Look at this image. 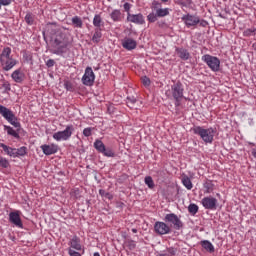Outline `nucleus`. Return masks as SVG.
I'll list each match as a JSON object with an SVG mask.
<instances>
[{
    "instance_id": "nucleus-14",
    "label": "nucleus",
    "mask_w": 256,
    "mask_h": 256,
    "mask_svg": "<svg viewBox=\"0 0 256 256\" xmlns=\"http://www.w3.org/2000/svg\"><path fill=\"white\" fill-rule=\"evenodd\" d=\"M41 150L43 151L44 155H55V153H57V151H59V146L55 145V144H51V145H47L44 144L42 146H40Z\"/></svg>"
},
{
    "instance_id": "nucleus-4",
    "label": "nucleus",
    "mask_w": 256,
    "mask_h": 256,
    "mask_svg": "<svg viewBox=\"0 0 256 256\" xmlns=\"http://www.w3.org/2000/svg\"><path fill=\"white\" fill-rule=\"evenodd\" d=\"M0 115L4 117V119H7L8 123L13 125L17 131H21V123L17 120L15 114H13V111L9 110L7 107L0 105Z\"/></svg>"
},
{
    "instance_id": "nucleus-46",
    "label": "nucleus",
    "mask_w": 256,
    "mask_h": 256,
    "mask_svg": "<svg viewBox=\"0 0 256 256\" xmlns=\"http://www.w3.org/2000/svg\"><path fill=\"white\" fill-rule=\"evenodd\" d=\"M83 136L84 137H91V128H85L83 130Z\"/></svg>"
},
{
    "instance_id": "nucleus-24",
    "label": "nucleus",
    "mask_w": 256,
    "mask_h": 256,
    "mask_svg": "<svg viewBox=\"0 0 256 256\" xmlns=\"http://www.w3.org/2000/svg\"><path fill=\"white\" fill-rule=\"evenodd\" d=\"M182 183H183L184 187H186V189H188L189 191H191V189H193V182H191V178H189V176L184 175L182 177Z\"/></svg>"
},
{
    "instance_id": "nucleus-12",
    "label": "nucleus",
    "mask_w": 256,
    "mask_h": 256,
    "mask_svg": "<svg viewBox=\"0 0 256 256\" xmlns=\"http://www.w3.org/2000/svg\"><path fill=\"white\" fill-rule=\"evenodd\" d=\"M182 21H184L187 27H195L200 22V19L198 16L186 14L182 17Z\"/></svg>"
},
{
    "instance_id": "nucleus-1",
    "label": "nucleus",
    "mask_w": 256,
    "mask_h": 256,
    "mask_svg": "<svg viewBox=\"0 0 256 256\" xmlns=\"http://www.w3.org/2000/svg\"><path fill=\"white\" fill-rule=\"evenodd\" d=\"M71 44L72 41L69 34L60 32L56 34L54 40H52L50 51L54 55H63L69 51Z\"/></svg>"
},
{
    "instance_id": "nucleus-59",
    "label": "nucleus",
    "mask_w": 256,
    "mask_h": 256,
    "mask_svg": "<svg viewBox=\"0 0 256 256\" xmlns=\"http://www.w3.org/2000/svg\"><path fill=\"white\" fill-rule=\"evenodd\" d=\"M250 145H255L254 143H250Z\"/></svg>"
},
{
    "instance_id": "nucleus-27",
    "label": "nucleus",
    "mask_w": 256,
    "mask_h": 256,
    "mask_svg": "<svg viewBox=\"0 0 256 256\" xmlns=\"http://www.w3.org/2000/svg\"><path fill=\"white\" fill-rule=\"evenodd\" d=\"M203 186L204 189H206V193H213L215 190V184H213V181L211 180L206 181Z\"/></svg>"
},
{
    "instance_id": "nucleus-42",
    "label": "nucleus",
    "mask_w": 256,
    "mask_h": 256,
    "mask_svg": "<svg viewBox=\"0 0 256 256\" xmlns=\"http://www.w3.org/2000/svg\"><path fill=\"white\" fill-rule=\"evenodd\" d=\"M64 87H65L66 91H73V84L69 81H66L64 83Z\"/></svg>"
},
{
    "instance_id": "nucleus-18",
    "label": "nucleus",
    "mask_w": 256,
    "mask_h": 256,
    "mask_svg": "<svg viewBox=\"0 0 256 256\" xmlns=\"http://www.w3.org/2000/svg\"><path fill=\"white\" fill-rule=\"evenodd\" d=\"M68 245L72 250L74 249L75 251H81V239L77 236H73Z\"/></svg>"
},
{
    "instance_id": "nucleus-40",
    "label": "nucleus",
    "mask_w": 256,
    "mask_h": 256,
    "mask_svg": "<svg viewBox=\"0 0 256 256\" xmlns=\"http://www.w3.org/2000/svg\"><path fill=\"white\" fill-rule=\"evenodd\" d=\"M157 12L156 13H150L148 16H147V19L150 23H155V21H157Z\"/></svg>"
},
{
    "instance_id": "nucleus-31",
    "label": "nucleus",
    "mask_w": 256,
    "mask_h": 256,
    "mask_svg": "<svg viewBox=\"0 0 256 256\" xmlns=\"http://www.w3.org/2000/svg\"><path fill=\"white\" fill-rule=\"evenodd\" d=\"M101 37H103L101 29H95L94 35L92 37L93 43H99V41H101Z\"/></svg>"
},
{
    "instance_id": "nucleus-45",
    "label": "nucleus",
    "mask_w": 256,
    "mask_h": 256,
    "mask_svg": "<svg viewBox=\"0 0 256 256\" xmlns=\"http://www.w3.org/2000/svg\"><path fill=\"white\" fill-rule=\"evenodd\" d=\"M68 254L70 256H81V253H79V252H77V251H75V250H73L71 248L68 249Z\"/></svg>"
},
{
    "instance_id": "nucleus-26",
    "label": "nucleus",
    "mask_w": 256,
    "mask_h": 256,
    "mask_svg": "<svg viewBox=\"0 0 256 256\" xmlns=\"http://www.w3.org/2000/svg\"><path fill=\"white\" fill-rule=\"evenodd\" d=\"M94 148L98 153H103L105 151V144L101 140H96L94 142Z\"/></svg>"
},
{
    "instance_id": "nucleus-50",
    "label": "nucleus",
    "mask_w": 256,
    "mask_h": 256,
    "mask_svg": "<svg viewBox=\"0 0 256 256\" xmlns=\"http://www.w3.org/2000/svg\"><path fill=\"white\" fill-rule=\"evenodd\" d=\"M99 194L102 196V197H105L107 195V192H105V190L103 189H100L99 190Z\"/></svg>"
},
{
    "instance_id": "nucleus-7",
    "label": "nucleus",
    "mask_w": 256,
    "mask_h": 256,
    "mask_svg": "<svg viewBox=\"0 0 256 256\" xmlns=\"http://www.w3.org/2000/svg\"><path fill=\"white\" fill-rule=\"evenodd\" d=\"M202 61L206 63V65L211 69V71H214L215 73L219 71L221 67V60L215 56H211L209 54H205L202 56Z\"/></svg>"
},
{
    "instance_id": "nucleus-22",
    "label": "nucleus",
    "mask_w": 256,
    "mask_h": 256,
    "mask_svg": "<svg viewBox=\"0 0 256 256\" xmlns=\"http://www.w3.org/2000/svg\"><path fill=\"white\" fill-rule=\"evenodd\" d=\"M0 147L3 149V151L6 153V155H8L9 157L15 158V148H11L3 143H0Z\"/></svg>"
},
{
    "instance_id": "nucleus-60",
    "label": "nucleus",
    "mask_w": 256,
    "mask_h": 256,
    "mask_svg": "<svg viewBox=\"0 0 256 256\" xmlns=\"http://www.w3.org/2000/svg\"><path fill=\"white\" fill-rule=\"evenodd\" d=\"M13 0H10V2L12 3Z\"/></svg>"
},
{
    "instance_id": "nucleus-20",
    "label": "nucleus",
    "mask_w": 256,
    "mask_h": 256,
    "mask_svg": "<svg viewBox=\"0 0 256 256\" xmlns=\"http://www.w3.org/2000/svg\"><path fill=\"white\" fill-rule=\"evenodd\" d=\"M93 25L96 27V29H101V27H104L105 22H103V18H101V15L96 14L93 18Z\"/></svg>"
},
{
    "instance_id": "nucleus-17",
    "label": "nucleus",
    "mask_w": 256,
    "mask_h": 256,
    "mask_svg": "<svg viewBox=\"0 0 256 256\" xmlns=\"http://www.w3.org/2000/svg\"><path fill=\"white\" fill-rule=\"evenodd\" d=\"M175 52L177 53L178 57L182 59V61H189L191 58V54L189 53L188 49L176 47Z\"/></svg>"
},
{
    "instance_id": "nucleus-34",
    "label": "nucleus",
    "mask_w": 256,
    "mask_h": 256,
    "mask_svg": "<svg viewBox=\"0 0 256 256\" xmlns=\"http://www.w3.org/2000/svg\"><path fill=\"white\" fill-rule=\"evenodd\" d=\"M102 155H104V157H115V151L110 147H105L104 151H102Z\"/></svg>"
},
{
    "instance_id": "nucleus-36",
    "label": "nucleus",
    "mask_w": 256,
    "mask_h": 256,
    "mask_svg": "<svg viewBox=\"0 0 256 256\" xmlns=\"http://www.w3.org/2000/svg\"><path fill=\"white\" fill-rule=\"evenodd\" d=\"M124 245L130 250V251H133V249H135V247H137V244H135V241L133 240H126L124 242Z\"/></svg>"
},
{
    "instance_id": "nucleus-47",
    "label": "nucleus",
    "mask_w": 256,
    "mask_h": 256,
    "mask_svg": "<svg viewBox=\"0 0 256 256\" xmlns=\"http://www.w3.org/2000/svg\"><path fill=\"white\" fill-rule=\"evenodd\" d=\"M11 3V0H0V9H1V5H3L4 7H7V5H9Z\"/></svg>"
},
{
    "instance_id": "nucleus-38",
    "label": "nucleus",
    "mask_w": 256,
    "mask_h": 256,
    "mask_svg": "<svg viewBox=\"0 0 256 256\" xmlns=\"http://www.w3.org/2000/svg\"><path fill=\"white\" fill-rule=\"evenodd\" d=\"M9 165V160L3 156H0V167H2V169H8Z\"/></svg>"
},
{
    "instance_id": "nucleus-32",
    "label": "nucleus",
    "mask_w": 256,
    "mask_h": 256,
    "mask_svg": "<svg viewBox=\"0 0 256 256\" xmlns=\"http://www.w3.org/2000/svg\"><path fill=\"white\" fill-rule=\"evenodd\" d=\"M24 19L27 25H33V23H35V15L31 12H28Z\"/></svg>"
},
{
    "instance_id": "nucleus-10",
    "label": "nucleus",
    "mask_w": 256,
    "mask_h": 256,
    "mask_svg": "<svg viewBox=\"0 0 256 256\" xmlns=\"http://www.w3.org/2000/svg\"><path fill=\"white\" fill-rule=\"evenodd\" d=\"M154 231L157 235H169L171 233V227L165 222L157 221L154 224Z\"/></svg>"
},
{
    "instance_id": "nucleus-16",
    "label": "nucleus",
    "mask_w": 256,
    "mask_h": 256,
    "mask_svg": "<svg viewBox=\"0 0 256 256\" xmlns=\"http://www.w3.org/2000/svg\"><path fill=\"white\" fill-rule=\"evenodd\" d=\"M9 221L10 223H13L16 227H23V222H21V216H19V213L17 212H11L9 214Z\"/></svg>"
},
{
    "instance_id": "nucleus-15",
    "label": "nucleus",
    "mask_w": 256,
    "mask_h": 256,
    "mask_svg": "<svg viewBox=\"0 0 256 256\" xmlns=\"http://www.w3.org/2000/svg\"><path fill=\"white\" fill-rule=\"evenodd\" d=\"M122 47L127 51H133V49H137V41L131 38H124L122 40Z\"/></svg>"
},
{
    "instance_id": "nucleus-48",
    "label": "nucleus",
    "mask_w": 256,
    "mask_h": 256,
    "mask_svg": "<svg viewBox=\"0 0 256 256\" xmlns=\"http://www.w3.org/2000/svg\"><path fill=\"white\" fill-rule=\"evenodd\" d=\"M130 10L131 4H129V2L124 3V11H127V13H129Z\"/></svg>"
},
{
    "instance_id": "nucleus-52",
    "label": "nucleus",
    "mask_w": 256,
    "mask_h": 256,
    "mask_svg": "<svg viewBox=\"0 0 256 256\" xmlns=\"http://www.w3.org/2000/svg\"><path fill=\"white\" fill-rule=\"evenodd\" d=\"M200 25H201L202 27H207V21H202V22L200 23Z\"/></svg>"
},
{
    "instance_id": "nucleus-30",
    "label": "nucleus",
    "mask_w": 256,
    "mask_h": 256,
    "mask_svg": "<svg viewBox=\"0 0 256 256\" xmlns=\"http://www.w3.org/2000/svg\"><path fill=\"white\" fill-rule=\"evenodd\" d=\"M144 183L147 185L148 189H155V182L153 181V177L146 176L144 178Z\"/></svg>"
},
{
    "instance_id": "nucleus-23",
    "label": "nucleus",
    "mask_w": 256,
    "mask_h": 256,
    "mask_svg": "<svg viewBox=\"0 0 256 256\" xmlns=\"http://www.w3.org/2000/svg\"><path fill=\"white\" fill-rule=\"evenodd\" d=\"M26 154H27V147L22 146L20 148H15L14 158L25 157Z\"/></svg>"
},
{
    "instance_id": "nucleus-37",
    "label": "nucleus",
    "mask_w": 256,
    "mask_h": 256,
    "mask_svg": "<svg viewBox=\"0 0 256 256\" xmlns=\"http://www.w3.org/2000/svg\"><path fill=\"white\" fill-rule=\"evenodd\" d=\"M136 103H137V98H135V96L127 97V106L130 107V109H133V105Z\"/></svg>"
},
{
    "instance_id": "nucleus-44",
    "label": "nucleus",
    "mask_w": 256,
    "mask_h": 256,
    "mask_svg": "<svg viewBox=\"0 0 256 256\" xmlns=\"http://www.w3.org/2000/svg\"><path fill=\"white\" fill-rule=\"evenodd\" d=\"M2 87L6 92L11 91V84L7 81L3 83Z\"/></svg>"
},
{
    "instance_id": "nucleus-6",
    "label": "nucleus",
    "mask_w": 256,
    "mask_h": 256,
    "mask_svg": "<svg viewBox=\"0 0 256 256\" xmlns=\"http://www.w3.org/2000/svg\"><path fill=\"white\" fill-rule=\"evenodd\" d=\"M74 131L75 126H73V124L67 125L63 131L55 132L53 134V139H55V141H69Z\"/></svg>"
},
{
    "instance_id": "nucleus-11",
    "label": "nucleus",
    "mask_w": 256,
    "mask_h": 256,
    "mask_svg": "<svg viewBox=\"0 0 256 256\" xmlns=\"http://www.w3.org/2000/svg\"><path fill=\"white\" fill-rule=\"evenodd\" d=\"M217 198L215 197H204L202 199V205L204 207V209H208L210 211H215V209H217Z\"/></svg>"
},
{
    "instance_id": "nucleus-35",
    "label": "nucleus",
    "mask_w": 256,
    "mask_h": 256,
    "mask_svg": "<svg viewBox=\"0 0 256 256\" xmlns=\"http://www.w3.org/2000/svg\"><path fill=\"white\" fill-rule=\"evenodd\" d=\"M156 15L158 17H167V15H169V8H160L156 11Z\"/></svg>"
},
{
    "instance_id": "nucleus-58",
    "label": "nucleus",
    "mask_w": 256,
    "mask_h": 256,
    "mask_svg": "<svg viewBox=\"0 0 256 256\" xmlns=\"http://www.w3.org/2000/svg\"><path fill=\"white\" fill-rule=\"evenodd\" d=\"M163 3H167V1H169V0H161Z\"/></svg>"
},
{
    "instance_id": "nucleus-28",
    "label": "nucleus",
    "mask_w": 256,
    "mask_h": 256,
    "mask_svg": "<svg viewBox=\"0 0 256 256\" xmlns=\"http://www.w3.org/2000/svg\"><path fill=\"white\" fill-rule=\"evenodd\" d=\"M110 17L111 19L114 21V22H119L121 21V10H113L110 14Z\"/></svg>"
},
{
    "instance_id": "nucleus-2",
    "label": "nucleus",
    "mask_w": 256,
    "mask_h": 256,
    "mask_svg": "<svg viewBox=\"0 0 256 256\" xmlns=\"http://www.w3.org/2000/svg\"><path fill=\"white\" fill-rule=\"evenodd\" d=\"M190 131H192L194 135H199L204 143H213V138L215 137V130L213 128L205 129L201 126H194Z\"/></svg>"
},
{
    "instance_id": "nucleus-53",
    "label": "nucleus",
    "mask_w": 256,
    "mask_h": 256,
    "mask_svg": "<svg viewBox=\"0 0 256 256\" xmlns=\"http://www.w3.org/2000/svg\"><path fill=\"white\" fill-rule=\"evenodd\" d=\"M104 197H107L108 199H113V196L106 192V195Z\"/></svg>"
},
{
    "instance_id": "nucleus-13",
    "label": "nucleus",
    "mask_w": 256,
    "mask_h": 256,
    "mask_svg": "<svg viewBox=\"0 0 256 256\" xmlns=\"http://www.w3.org/2000/svg\"><path fill=\"white\" fill-rule=\"evenodd\" d=\"M127 21L135 23L136 25H143V23H145V18L143 17V14L128 13Z\"/></svg>"
},
{
    "instance_id": "nucleus-5",
    "label": "nucleus",
    "mask_w": 256,
    "mask_h": 256,
    "mask_svg": "<svg viewBox=\"0 0 256 256\" xmlns=\"http://www.w3.org/2000/svg\"><path fill=\"white\" fill-rule=\"evenodd\" d=\"M185 89L183 88V83L180 81L174 83L171 86V92H172V97L175 100V106L179 107L181 105V99H183V93Z\"/></svg>"
},
{
    "instance_id": "nucleus-43",
    "label": "nucleus",
    "mask_w": 256,
    "mask_h": 256,
    "mask_svg": "<svg viewBox=\"0 0 256 256\" xmlns=\"http://www.w3.org/2000/svg\"><path fill=\"white\" fill-rule=\"evenodd\" d=\"M253 33H255V30H253V29H247V30L244 31L243 35H244V37H251V35H252Z\"/></svg>"
},
{
    "instance_id": "nucleus-8",
    "label": "nucleus",
    "mask_w": 256,
    "mask_h": 256,
    "mask_svg": "<svg viewBox=\"0 0 256 256\" xmlns=\"http://www.w3.org/2000/svg\"><path fill=\"white\" fill-rule=\"evenodd\" d=\"M165 223H171L177 231L183 229V222L175 213L166 214L164 217Z\"/></svg>"
},
{
    "instance_id": "nucleus-29",
    "label": "nucleus",
    "mask_w": 256,
    "mask_h": 256,
    "mask_svg": "<svg viewBox=\"0 0 256 256\" xmlns=\"http://www.w3.org/2000/svg\"><path fill=\"white\" fill-rule=\"evenodd\" d=\"M72 25H74V27H77L78 29H81L83 27V20H81L79 16H74L72 18Z\"/></svg>"
},
{
    "instance_id": "nucleus-41",
    "label": "nucleus",
    "mask_w": 256,
    "mask_h": 256,
    "mask_svg": "<svg viewBox=\"0 0 256 256\" xmlns=\"http://www.w3.org/2000/svg\"><path fill=\"white\" fill-rule=\"evenodd\" d=\"M141 81L145 87H149V85H151V79L147 76H143Z\"/></svg>"
},
{
    "instance_id": "nucleus-39",
    "label": "nucleus",
    "mask_w": 256,
    "mask_h": 256,
    "mask_svg": "<svg viewBox=\"0 0 256 256\" xmlns=\"http://www.w3.org/2000/svg\"><path fill=\"white\" fill-rule=\"evenodd\" d=\"M161 7H162L161 2L156 1V0H154L152 2L151 9H153V11L157 12V11H159L161 9Z\"/></svg>"
},
{
    "instance_id": "nucleus-25",
    "label": "nucleus",
    "mask_w": 256,
    "mask_h": 256,
    "mask_svg": "<svg viewBox=\"0 0 256 256\" xmlns=\"http://www.w3.org/2000/svg\"><path fill=\"white\" fill-rule=\"evenodd\" d=\"M5 131H7V133L9 135H11V137H14L15 139H19V131L13 129V127L11 126H4Z\"/></svg>"
},
{
    "instance_id": "nucleus-51",
    "label": "nucleus",
    "mask_w": 256,
    "mask_h": 256,
    "mask_svg": "<svg viewBox=\"0 0 256 256\" xmlns=\"http://www.w3.org/2000/svg\"><path fill=\"white\" fill-rule=\"evenodd\" d=\"M178 5H181L182 7H187V3L183 2V1H179Z\"/></svg>"
},
{
    "instance_id": "nucleus-55",
    "label": "nucleus",
    "mask_w": 256,
    "mask_h": 256,
    "mask_svg": "<svg viewBox=\"0 0 256 256\" xmlns=\"http://www.w3.org/2000/svg\"><path fill=\"white\" fill-rule=\"evenodd\" d=\"M132 233H137V228H133Z\"/></svg>"
},
{
    "instance_id": "nucleus-9",
    "label": "nucleus",
    "mask_w": 256,
    "mask_h": 256,
    "mask_svg": "<svg viewBox=\"0 0 256 256\" xmlns=\"http://www.w3.org/2000/svg\"><path fill=\"white\" fill-rule=\"evenodd\" d=\"M82 83L87 87H91L93 83H95V73L93 72V68L87 67L85 69V73L82 77Z\"/></svg>"
},
{
    "instance_id": "nucleus-54",
    "label": "nucleus",
    "mask_w": 256,
    "mask_h": 256,
    "mask_svg": "<svg viewBox=\"0 0 256 256\" xmlns=\"http://www.w3.org/2000/svg\"><path fill=\"white\" fill-rule=\"evenodd\" d=\"M252 155L256 159V149H252Z\"/></svg>"
},
{
    "instance_id": "nucleus-49",
    "label": "nucleus",
    "mask_w": 256,
    "mask_h": 256,
    "mask_svg": "<svg viewBox=\"0 0 256 256\" xmlns=\"http://www.w3.org/2000/svg\"><path fill=\"white\" fill-rule=\"evenodd\" d=\"M46 65H47V67H53V66L55 65V60L49 59V60L46 62Z\"/></svg>"
},
{
    "instance_id": "nucleus-21",
    "label": "nucleus",
    "mask_w": 256,
    "mask_h": 256,
    "mask_svg": "<svg viewBox=\"0 0 256 256\" xmlns=\"http://www.w3.org/2000/svg\"><path fill=\"white\" fill-rule=\"evenodd\" d=\"M201 246L203 247V249L208 251V253H214L215 252V247L208 240L201 241Z\"/></svg>"
},
{
    "instance_id": "nucleus-57",
    "label": "nucleus",
    "mask_w": 256,
    "mask_h": 256,
    "mask_svg": "<svg viewBox=\"0 0 256 256\" xmlns=\"http://www.w3.org/2000/svg\"><path fill=\"white\" fill-rule=\"evenodd\" d=\"M188 5H191L192 0H187Z\"/></svg>"
},
{
    "instance_id": "nucleus-3",
    "label": "nucleus",
    "mask_w": 256,
    "mask_h": 256,
    "mask_svg": "<svg viewBox=\"0 0 256 256\" xmlns=\"http://www.w3.org/2000/svg\"><path fill=\"white\" fill-rule=\"evenodd\" d=\"M0 63L4 71H11V68L17 65V60L11 57V48L6 47L0 54Z\"/></svg>"
},
{
    "instance_id": "nucleus-33",
    "label": "nucleus",
    "mask_w": 256,
    "mask_h": 256,
    "mask_svg": "<svg viewBox=\"0 0 256 256\" xmlns=\"http://www.w3.org/2000/svg\"><path fill=\"white\" fill-rule=\"evenodd\" d=\"M188 211L190 215H197V213H199V206H197V204H190Z\"/></svg>"
},
{
    "instance_id": "nucleus-56",
    "label": "nucleus",
    "mask_w": 256,
    "mask_h": 256,
    "mask_svg": "<svg viewBox=\"0 0 256 256\" xmlns=\"http://www.w3.org/2000/svg\"><path fill=\"white\" fill-rule=\"evenodd\" d=\"M94 256H101V255L99 254V252H95Z\"/></svg>"
},
{
    "instance_id": "nucleus-19",
    "label": "nucleus",
    "mask_w": 256,
    "mask_h": 256,
    "mask_svg": "<svg viewBox=\"0 0 256 256\" xmlns=\"http://www.w3.org/2000/svg\"><path fill=\"white\" fill-rule=\"evenodd\" d=\"M11 77L13 81H15V83H23L25 75L23 74V72H21V70H15L12 73Z\"/></svg>"
}]
</instances>
